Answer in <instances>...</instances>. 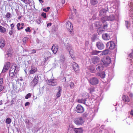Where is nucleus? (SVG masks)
I'll return each instance as SVG.
<instances>
[{
  "mask_svg": "<svg viewBox=\"0 0 133 133\" xmlns=\"http://www.w3.org/2000/svg\"><path fill=\"white\" fill-rule=\"evenodd\" d=\"M115 17L114 15L110 14L109 16H105L101 18V21L103 23H104L105 21H112L114 20Z\"/></svg>",
  "mask_w": 133,
  "mask_h": 133,
  "instance_id": "nucleus-1",
  "label": "nucleus"
},
{
  "mask_svg": "<svg viewBox=\"0 0 133 133\" xmlns=\"http://www.w3.org/2000/svg\"><path fill=\"white\" fill-rule=\"evenodd\" d=\"M66 27L68 30L70 32L71 35H73L74 32L73 31V26L70 22L68 21L66 23Z\"/></svg>",
  "mask_w": 133,
  "mask_h": 133,
  "instance_id": "nucleus-2",
  "label": "nucleus"
},
{
  "mask_svg": "<svg viewBox=\"0 0 133 133\" xmlns=\"http://www.w3.org/2000/svg\"><path fill=\"white\" fill-rule=\"evenodd\" d=\"M111 58L109 57H107L103 58L101 62L104 66H107L111 63Z\"/></svg>",
  "mask_w": 133,
  "mask_h": 133,
  "instance_id": "nucleus-3",
  "label": "nucleus"
},
{
  "mask_svg": "<svg viewBox=\"0 0 133 133\" xmlns=\"http://www.w3.org/2000/svg\"><path fill=\"white\" fill-rule=\"evenodd\" d=\"M129 57L131 59L127 58V60L130 65V66L129 69H131L133 67V50H132L131 52L129 55Z\"/></svg>",
  "mask_w": 133,
  "mask_h": 133,
  "instance_id": "nucleus-4",
  "label": "nucleus"
},
{
  "mask_svg": "<svg viewBox=\"0 0 133 133\" xmlns=\"http://www.w3.org/2000/svg\"><path fill=\"white\" fill-rule=\"evenodd\" d=\"M74 123L78 125H82L84 123L83 118L82 117H78L75 119L74 121Z\"/></svg>",
  "mask_w": 133,
  "mask_h": 133,
  "instance_id": "nucleus-5",
  "label": "nucleus"
},
{
  "mask_svg": "<svg viewBox=\"0 0 133 133\" xmlns=\"http://www.w3.org/2000/svg\"><path fill=\"white\" fill-rule=\"evenodd\" d=\"M38 81V78L37 75H36L33 80L30 83L31 86L34 87L37 83Z\"/></svg>",
  "mask_w": 133,
  "mask_h": 133,
  "instance_id": "nucleus-6",
  "label": "nucleus"
},
{
  "mask_svg": "<svg viewBox=\"0 0 133 133\" xmlns=\"http://www.w3.org/2000/svg\"><path fill=\"white\" fill-rule=\"evenodd\" d=\"M95 25L96 26L99 27L97 30V32L99 35H100L105 31L104 29H103L102 27L99 28V26L100 25L99 22L98 21L96 22L95 23Z\"/></svg>",
  "mask_w": 133,
  "mask_h": 133,
  "instance_id": "nucleus-7",
  "label": "nucleus"
},
{
  "mask_svg": "<svg viewBox=\"0 0 133 133\" xmlns=\"http://www.w3.org/2000/svg\"><path fill=\"white\" fill-rule=\"evenodd\" d=\"M46 82L48 85L52 86H56L57 84V82L55 80L51 79L47 80Z\"/></svg>",
  "mask_w": 133,
  "mask_h": 133,
  "instance_id": "nucleus-8",
  "label": "nucleus"
},
{
  "mask_svg": "<svg viewBox=\"0 0 133 133\" xmlns=\"http://www.w3.org/2000/svg\"><path fill=\"white\" fill-rule=\"evenodd\" d=\"M89 82L91 85H95L98 83L99 80L97 78L94 77L91 78Z\"/></svg>",
  "mask_w": 133,
  "mask_h": 133,
  "instance_id": "nucleus-9",
  "label": "nucleus"
},
{
  "mask_svg": "<svg viewBox=\"0 0 133 133\" xmlns=\"http://www.w3.org/2000/svg\"><path fill=\"white\" fill-rule=\"evenodd\" d=\"M84 110L83 107L80 104L78 105L75 109V110L77 112L80 113L83 112Z\"/></svg>",
  "mask_w": 133,
  "mask_h": 133,
  "instance_id": "nucleus-10",
  "label": "nucleus"
},
{
  "mask_svg": "<svg viewBox=\"0 0 133 133\" xmlns=\"http://www.w3.org/2000/svg\"><path fill=\"white\" fill-rule=\"evenodd\" d=\"M106 46L110 49L112 50L115 48L116 45L114 42H108L106 44Z\"/></svg>",
  "mask_w": 133,
  "mask_h": 133,
  "instance_id": "nucleus-11",
  "label": "nucleus"
},
{
  "mask_svg": "<svg viewBox=\"0 0 133 133\" xmlns=\"http://www.w3.org/2000/svg\"><path fill=\"white\" fill-rule=\"evenodd\" d=\"M104 67L105 66L101 62L96 66V68L98 71H101L103 70Z\"/></svg>",
  "mask_w": 133,
  "mask_h": 133,
  "instance_id": "nucleus-12",
  "label": "nucleus"
},
{
  "mask_svg": "<svg viewBox=\"0 0 133 133\" xmlns=\"http://www.w3.org/2000/svg\"><path fill=\"white\" fill-rule=\"evenodd\" d=\"M72 128H69V130H72ZM73 129L75 133H82L83 132V130L82 128H74L72 129Z\"/></svg>",
  "mask_w": 133,
  "mask_h": 133,
  "instance_id": "nucleus-13",
  "label": "nucleus"
},
{
  "mask_svg": "<svg viewBox=\"0 0 133 133\" xmlns=\"http://www.w3.org/2000/svg\"><path fill=\"white\" fill-rule=\"evenodd\" d=\"M100 61V58L97 56H94L91 58L92 62L94 64H96Z\"/></svg>",
  "mask_w": 133,
  "mask_h": 133,
  "instance_id": "nucleus-14",
  "label": "nucleus"
},
{
  "mask_svg": "<svg viewBox=\"0 0 133 133\" xmlns=\"http://www.w3.org/2000/svg\"><path fill=\"white\" fill-rule=\"evenodd\" d=\"M96 45L97 48L99 50H102L104 47V45L102 42H97Z\"/></svg>",
  "mask_w": 133,
  "mask_h": 133,
  "instance_id": "nucleus-15",
  "label": "nucleus"
},
{
  "mask_svg": "<svg viewBox=\"0 0 133 133\" xmlns=\"http://www.w3.org/2000/svg\"><path fill=\"white\" fill-rule=\"evenodd\" d=\"M109 10L107 8V10H106L104 9H103L100 10L99 12V16H103L106 15L107 11Z\"/></svg>",
  "mask_w": 133,
  "mask_h": 133,
  "instance_id": "nucleus-16",
  "label": "nucleus"
},
{
  "mask_svg": "<svg viewBox=\"0 0 133 133\" xmlns=\"http://www.w3.org/2000/svg\"><path fill=\"white\" fill-rule=\"evenodd\" d=\"M13 68H12L10 70L9 76L10 77H12L14 75V72L16 69V66H14Z\"/></svg>",
  "mask_w": 133,
  "mask_h": 133,
  "instance_id": "nucleus-17",
  "label": "nucleus"
},
{
  "mask_svg": "<svg viewBox=\"0 0 133 133\" xmlns=\"http://www.w3.org/2000/svg\"><path fill=\"white\" fill-rule=\"evenodd\" d=\"M72 67L74 70L77 73L79 72V68L78 64L75 62L72 63Z\"/></svg>",
  "mask_w": 133,
  "mask_h": 133,
  "instance_id": "nucleus-18",
  "label": "nucleus"
},
{
  "mask_svg": "<svg viewBox=\"0 0 133 133\" xmlns=\"http://www.w3.org/2000/svg\"><path fill=\"white\" fill-rule=\"evenodd\" d=\"M58 46L56 44H54L51 48V50L55 54H56L57 52L58 49Z\"/></svg>",
  "mask_w": 133,
  "mask_h": 133,
  "instance_id": "nucleus-19",
  "label": "nucleus"
},
{
  "mask_svg": "<svg viewBox=\"0 0 133 133\" xmlns=\"http://www.w3.org/2000/svg\"><path fill=\"white\" fill-rule=\"evenodd\" d=\"M103 38L105 40L107 41L109 40L110 38V36L107 34H103L102 36Z\"/></svg>",
  "mask_w": 133,
  "mask_h": 133,
  "instance_id": "nucleus-20",
  "label": "nucleus"
},
{
  "mask_svg": "<svg viewBox=\"0 0 133 133\" xmlns=\"http://www.w3.org/2000/svg\"><path fill=\"white\" fill-rule=\"evenodd\" d=\"M128 6V7L129 6L130 8V11L131 13H132V14L133 13V2H131L129 3Z\"/></svg>",
  "mask_w": 133,
  "mask_h": 133,
  "instance_id": "nucleus-21",
  "label": "nucleus"
},
{
  "mask_svg": "<svg viewBox=\"0 0 133 133\" xmlns=\"http://www.w3.org/2000/svg\"><path fill=\"white\" fill-rule=\"evenodd\" d=\"M37 69L36 67L31 66V69L30 70L29 72L30 74H34L37 71Z\"/></svg>",
  "mask_w": 133,
  "mask_h": 133,
  "instance_id": "nucleus-22",
  "label": "nucleus"
},
{
  "mask_svg": "<svg viewBox=\"0 0 133 133\" xmlns=\"http://www.w3.org/2000/svg\"><path fill=\"white\" fill-rule=\"evenodd\" d=\"M71 45L70 44H68V46L66 47L67 50H68V51H69L70 50L69 52L70 56H71V55H73L72 54L73 53V50H72L71 49Z\"/></svg>",
  "mask_w": 133,
  "mask_h": 133,
  "instance_id": "nucleus-23",
  "label": "nucleus"
},
{
  "mask_svg": "<svg viewBox=\"0 0 133 133\" xmlns=\"http://www.w3.org/2000/svg\"><path fill=\"white\" fill-rule=\"evenodd\" d=\"M13 53V51L12 50L11 48H10L7 51V55L8 57H11V56L12 54Z\"/></svg>",
  "mask_w": 133,
  "mask_h": 133,
  "instance_id": "nucleus-24",
  "label": "nucleus"
},
{
  "mask_svg": "<svg viewBox=\"0 0 133 133\" xmlns=\"http://www.w3.org/2000/svg\"><path fill=\"white\" fill-rule=\"evenodd\" d=\"M97 75L98 76H99L102 78H104L105 76V72L104 71H103L101 73H98Z\"/></svg>",
  "mask_w": 133,
  "mask_h": 133,
  "instance_id": "nucleus-25",
  "label": "nucleus"
},
{
  "mask_svg": "<svg viewBox=\"0 0 133 133\" xmlns=\"http://www.w3.org/2000/svg\"><path fill=\"white\" fill-rule=\"evenodd\" d=\"M62 90V88H61L59 86L58 89V91L56 95V96L57 98L59 97L60 96L61 94V91Z\"/></svg>",
  "mask_w": 133,
  "mask_h": 133,
  "instance_id": "nucleus-26",
  "label": "nucleus"
},
{
  "mask_svg": "<svg viewBox=\"0 0 133 133\" xmlns=\"http://www.w3.org/2000/svg\"><path fill=\"white\" fill-rule=\"evenodd\" d=\"M91 40L92 41H98V39L97 37V35L96 34L92 36L91 38Z\"/></svg>",
  "mask_w": 133,
  "mask_h": 133,
  "instance_id": "nucleus-27",
  "label": "nucleus"
},
{
  "mask_svg": "<svg viewBox=\"0 0 133 133\" xmlns=\"http://www.w3.org/2000/svg\"><path fill=\"white\" fill-rule=\"evenodd\" d=\"M90 3L93 5H96L98 3L97 0H90Z\"/></svg>",
  "mask_w": 133,
  "mask_h": 133,
  "instance_id": "nucleus-28",
  "label": "nucleus"
},
{
  "mask_svg": "<svg viewBox=\"0 0 133 133\" xmlns=\"http://www.w3.org/2000/svg\"><path fill=\"white\" fill-rule=\"evenodd\" d=\"M90 71L92 73H94L96 71L95 67L93 66H90L89 68Z\"/></svg>",
  "mask_w": 133,
  "mask_h": 133,
  "instance_id": "nucleus-29",
  "label": "nucleus"
},
{
  "mask_svg": "<svg viewBox=\"0 0 133 133\" xmlns=\"http://www.w3.org/2000/svg\"><path fill=\"white\" fill-rule=\"evenodd\" d=\"M101 52H102V54L103 55H105L108 54L110 51L109 49H106Z\"/></svg>",
  "mask_w": 133,
  "mask_h": 133,
  "instance_id": "nucleus-30",
  "label": "nucleus"
},
{
  "mask_svg": "<svg viewBox=\"0 0 133 133\" xmlns=\"http://www.w3.org/2000/svg\"><path fill=\"white\" fill-rule=\"evenodd\" d=\"M101 51H97L96 50H93L91 53V54L93 55H97L99 53L101 52Z\"/></svg>",
  "mask_w": 133,
  "mask_h": 133,
  "instance_id": "nucleus-31",
  "label": "nucleus"
},
{
  "mask_svg": "<svg viewBox=\"0 0 133 133\" xmlns=\"http://www.w3.org/2000/svg\"><path fill=\"white\" fill-rule=\"evenodd\" d=\"M6 31V29L2 26H0V31L1 32L4 33Z\"/></svg>",
  "mask_w": 133,
  "mask_h": 133,
  "instance_id": "nucleus-32",
  "label": "nucleus"
},
{
  "mask_svg": "<svg viewBox=\"0 0 133 133\" xmlns=\"http://www.w3.org/2000/svg\"><path fill=\"white\" fill-rule=\"evenodd\" d=\"M10 64L11 63H10L8 62L6 63V64H5L4 66V68H6L8 69L10 67Z\"/></svg>",
  "mask_w": 133,
  "mask_h": 133,
  "instance_id": "nucleus-33",
  "label": "nucleus"
},
{
  "mask_svg": "<svg viewBox=\"0 0 133 133\" xmlns=\"http://www.w3.org/2000/svg\"><path fill=\"white\" fill-rule=\"evenodd\" d=\"M5 122L6 123L10 124L11 122L10 118L9 117L7 118L6 119Z\"/></svg>",
  "mask_w": 133,
  "mask_h": 133,
  "instance_id": "nucleus-34",
  "label": "nucleus"
},
{
  "mask_svg": "<svg viewBox=\"0 0 133 133\" xmlns=\"http://www.w3.org/2000/svg\"><path fill=\"white\" fill-rule=\"evenodd\" d=\"M88 90L90 92L91 94H92L93 92L95 91V89L94 87L90 88L88 89Z\"/></svg>",
  "mask_w": 133,
  "mask_h": 133,
  "instance_id": "nucleus-35",
  "label": "nucleus"
},
{
  "mask_svg": "<svg viewBox=\"0 0 133 133\" xmlns=\"http://www.w3.org/2000/svg\"><path fill=\"white\" fill-rule=\"evenodd\" d=\"M21 1L26 4H30V0H21Z\"/></svg>",
  "mask_w": 133,
  "mask_h": 133,
  "instance_id": "nucleus-36",
  "label": "nucleus"
},
{
  "mask_svg": "<svg viewBox=\"0 0 133 133\" xmlns=\"http://www.w3.org/2000/svg\"><path fill=\"white\" fill-rule=\"evenodd\" d=\"M116 6L115 5H114L113 6L111 7L110 9L112 10V11H111V12H112L115 11L116 10Z\"/></svg>",
  "mask_w": 133,
  "mask_h": 133,
  "instance_id": "nucleus-37",
  "label": "nucleus"
},
{
  "mask_svg": "<svg viewBox=\"0 0 133 133\" xmlns=\"http://www.w3.org/2000/svg\"><path fill=\"white\" fill-rule=\"evenodd\" d=\"M86 100L85 99H79L78 100V102L79 103H82L85 104Z\"/></svg>",
  "mask_w": 133,
  "mask_h": 133,
  "instance_id": "nucleus-38",
  "label": "nucleus"
},
{
  "mask_svg": "<svg viewBox=\"0 0 133 133\" xmlns=\"http://www.w3.org/2000/svg\"><path fill=\"white\" fill-rule=\"evenodd\" d=\"M31 95V93H28L25 96V98L26 99H28L30 98Z\"/></svg>",
  "mask_w": 133,
  "mask_h": 133,
  "instance_id": "nucleus-39",
  "label": "nucleus"
},
{
  "mask_svg": "<svg viewBox=\"0 0 133 133\" xmlns=\"http://www.w3.org/2000/svg\"><path fill=\"white\" fill-rule=\"evenodd\" d=\"M125 24L126 26V27L127 29H128L130 26V24L129 23L128 21H125Z\"/></svg>",
  "mask_w": 133,
  "mask_h": 133,
  "instance_id": "nucleus-40",
  "label": "nucleus"
},
{
  "mask_svg": "<svg viewBox=\"0 0 133 133\" xmlns=\"http://www.w3.org/2000/svg\"><path fill=\"white\" fill-rule=\"evenodd\" d=\"M130 101V99L129 97L125 95V102H129Z\"/></svg>",
  "mask_w": 133,
  "mask_h": 133,
  "instance_id": "nucleus-41",
  "label": "nucleus"
},
{
  "mask_svg": "<svg viewBox=\"0 0 133 133\" xmlns=\"http://www.w3.org/2000/svg\"><path fill=\"white\" fill-rule=\"evenodd\" d=\"M42 21L41 19L40 18H39L38 19L36 20V22L37 24H40Z\"/></svg>",
  "mask_w": 133,
  "mask_h": 133,
  "instance_id": "nucleus-42",
  "label": "nucleus"
},
{
  "mask_svg": "<svg viewBox=\"0 0 133 133\" xmlns=\"http://www.w3.org/2000/svg\"><path fill=\"white\" fill-rule=\"evenodd\" d=\"M5 45V42H0V47L1 48H3Z\"/></svg>",
  "mask_w": 133,
  "mask_h": 133,
  "instance_id": "nucleus-43",
  "label": "nucleus"
},
{
  "mask_svg": "<svg viewBox=\"0 0 133 133\" xmlns=\"http://www.w3.org/2000/svg\"><path fill=\"white\" fill-rule=\"evenodd\" d=\"M64 61V57L63 56H62L61 58V59H60L59 61L62 62H63Z\"/></svg>",
  "mask_w": 133,
  "mask_h": 133,
  "instance_id": "nucleus-44",
  "label": "nucleus"
},
{
  "mask_svg": "<svg viewBox=\"0 0 133 133\" xmlns=\"http://www.w3.org/2000/svg\"><path fill=\"white\" fill-rule=\"evenodd\" d=\"M10 13L9 12H8L6 15V17L7 18H10Z\"/></svg>",
  "mask_w": 133,
  "mask_h": 133,
  "instance_id": "nucleus-45",
  "label": "nucleus"
},
{
  "mask_svg": "<svg viewBox=\"0 0 133 133\" xmlns=\"http://www.w3.org/2000/svg\"><path fill=\"white\" fill-rule=\"evenodd\" d=\"M25 31L26 32H30L31 31L29 27H28L26 29Z\"/></svg>",
  "mask_w": 133,
  "mask_h": 133,
  "instance_id": "nucleus-46",
  "label": "nucleus"
},
{
  "mask_svg": "<svg viewBox=\"0 0 133 133\" xmlns=\"http://www.w3.org/2000/svg\"><path fill=\"white\" fill-rule=\"evenodd\" d=\"M8 70V69L6 68H4V66L2 72L3 73H4L6 71Z\"/></svg>",
  "mask_w": 133,
  "mask_h": 133,
  "instance_id": "nucleus-47",
  "label": "nucleus"
},
{
  "mask_svg": "<svg viewBox=\"0 0 133 133\" xmlns=\"http://www.w3.org/2000/svg\"><path fill=\"white\" fill-rule=\"evenodd\" d=\"M42 16L44 18L46 17V13L44 12H42L41 14Z\"/></svg>",
  "mask_w": 133,
  "mask_h": 133,
  "instance_id": "nucleus-48",
  "label": "nucleus"
},
{
  "mask_svg": "<svg viewBox=\"0 0 133 133\" xmlns=\"http://www.w3.org/2000/svg\"><path fill=\"white\" fill-rule=\"evenodd\" d=\"M108 26V25L107 24H104L103 26V27H102L103 28V29H104V30L106 29L107 28V27Z\"/></svg>",
  "mask_w": 133,
  "mask_h": 133,
  "instance_id": "nucleus-49",
  "label": "nucleus"
},
{
  "mask_svg": "<svg viewBox=\"0 0 133 133\" xmlns=\"http://www.w3.org/2000/svg\"><path fill=\"white\" fill-rule=\"evenodd\" d=\"M28 39L27 38L24 37L23 39V42H26L28 41Z\"/></svg>",
  "mask_w": 133,
  "mask_h": 133,
  "instance_id": "nucleus-50",
  "label": "nucleus"
},
{
  "mask_svg": "<svg viewBox=\"0 0 133 133\" xmlns=\"http://www.w3.org/2000/svg\"><path fill=\"white\" fill-rule=\"evenodd\" d=\"M21 25V24L20 23H18L17 25V26L18 30H20L19 27Z\"/></svg>",
  "mask_w": 133,
  "mask_h": 133,
  "instance_id": "nucleus-51",
  "label": "nucleus"
},
{
  "mask_svg": "<svg viewBox=\"0 0 133 133\" xmlns=\"http://www.w3.org/2000/svg\"><path fill=\"white\" fill-rule=\"evenodd\" d=\"M31 54H34L36 52V51L35 49H32L31 50Z\"/></svg>",
  "mask_w": 133,
  "mask_h": 133,
  "instance_id": "nucleus-52",
  "label": "nucleus"
},
{
  "mask_svg": "<svg viewBox=\"0 0 133 133\" xmlns=\"http://www.w3.org/2000/svg\"><path fill=\"white\" fill-rule=\"evenodd\" d=\"M4 89L3 86L0 85V92L2 91Z\"/></svg>",
  "mask_w": 133,
  "mask_h": 133,
  "instance_id": "nucleus-53",
  "label": "nucleus"
},
{
  "mask_svg": "<svg viewBox=\"0 0 133 133\" xmlns=\"http://www.w3.org/2000/svg\"><path fill=\"white\" fill-rule=\"evenodd\" d=\"M3 82V79L2 78H0V85L2 84Z\"/></svg>",
  "mask_w": 133,
  "mask_h": 133,
  "instance_id": "nucleus-54",
  "label": "nucleus"
},
{
  "mask_svg": "<svg viewBox=\"0 0 133 133\" xmlns=\"http://www.w3.org/2000/svg\"><path fill=\"white\" fill-rule=\"evenodd\" d=\"M50 56L48 57H45V59L44 60V62H46L47 61L48 59L50 58Z\"/></svg>",
  "mask_w": 133,
  "mask_h": 133,
  "instance_id": "nucleus-55",
  "label": "nucleus"
},
{
  "mask_svg": "<svg viewBox=\"0 0 133 133\" xmlns=\"http://www.w3.org/2000/svg\"><path fill=\"white\" fill-rule=\"evenodd\" d=\"M74 85V83H71L70 84V87L71 88Z\"/></svg>",
  "mask_w": 133,
  "mask_h": 133,
  "instance_id": "nucleus-56",
  "label": "nucleus"
},
{
  "mask_svg": "<svg viewBox=\"0 0 133 133\" xmlns=\"http://www.w3.org/2000/svg\"><path fill=\"white\" fill-rule=\"evenodd\" d=\"M30 103L29 102H26L25 103V107L29 106L30 105Z\"/></svg>",
  "mask_w": 133,
  "mask_h": 133,
  "instance_id": "nucleus-57",
  "label": "nucleus"
},
{
  "mask_svg": "<svg viewBox=\"0 0 133 133\" xmlns=\"http://www.w3.org/2000/svg\"><path fill=\"white\" fill-rule=\"evenodd\" d=\"M10 26H11V29H13V28H14V24H11V25H10Z\"/></svg>",
  "mask_w": 133,
  "mask_h": 133,
  "instance_id": "nucleus-58",
  "label": "nucleus"
},
{
  "mask_svg": "<svg viewBox=\"0 0 133 133\" xmlns=\"http://www.w3.org/2000/svg\"><path fill=\"white\" fill-rule=\"evenodd\" d=\"M9 33L10 35H11L12 34V31H10L9 32Z\"/></svg>",
  "mask_w": 133,
  "mask_h": 133,
  "instance_id": "nucleus-59",
  "label": "nucleus"
},
{
  "mask_svg": "<svg viewBox=\"0 0 133 133\" xmlns=\"http://www.w3.org/2000/svg\"><path fill=\"white\" fill-rule=\"evenodd\" d=\"M25 123H28L29 122V121L27 119H26L25 120Z\"/></svg>",
  "mask_w": 133,
  "mask_h": 133,
  "instance_id": "nucleus-60",
  "label": "nucleus"
},
{
  "mask_svg": "<svg viewBox=\"0 0 133 133\" xmlns=\"http://www.w3.org/2000/svg\"><path fill=\"white\" fill-rule=\"evenodd\" d=\"M43 11H45V12H48V10H47L46 9H45V8H44L43 9Z\"/></svg>",
  "mask_w": 133,
  "mask_h": 133,
  "instance_id": "nucleus-61",
  "label": "nucleus"
},
{
  "mask_svg": "<svg viewBox=\"0 0 133 133\" xmlns=\"http://www.w3.org/2000/svg\"><path fill=\"white\" fill-rule=\"evenodd\" d=\"M51 23H48L47 24V26L48 27L49 26H51Z\"/></svg>",
  "mask_w": 133,
  "mask_h": 133,
  "instance_id": "nucleus-62",
  "label": "nucleus"
},
{
  "mask_svg": "<svg viewBox=\"0 0 133 133\" xmlns=\"http://www.w3.org/2000/svg\"><path fill=\"white\" fill-rule=\"evenodd\" d=\"M88 115V114L86 113H85L84 114V116L85 117H87Z\"/></svg>",
  "mask_w": 133,
  "mask_h": 133,
  "instance_id": "nucleus-63",
  "label": "nucleus"
},
{
  "mask_svg": "<svg viewBox=\"0 0 133 133\" xmlns=\"http://www.w3.org/2000/svg\"><path fill=\"white\" fill-rule=\"evenodd\" d=\"M130 114L133 117V111L132 110H131V111L130 113Z\"/></svg>",
  "mask_w": 133,
  "mask_h": 133,
  "instance_id": "nucleus-64",
  "label": "nucleus"
}]
</instances>
